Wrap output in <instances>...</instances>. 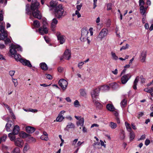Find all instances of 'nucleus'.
Here are the masks:
<instances>
[{
  "instance_id": "f257e3e1",
  "label": "nucleus",
  "mask_w": 153,
  "mask_h": 153,
  "mask_svg": "<svg viewBox=\"0 0 153 153\" xmlns=\"http://www.w3.org/2000/svg\"><path fill=\"white\" fill-rule=\"evenodd\" d=\"M39 3L36 0L33 1L31 5V10L29 8V5L27 4L26 6V13L28 14L32 15L34 17L40 19L42 16L39 11L38 10Z\"/></svg>"
},
{
  "instance_id": "f03ea898",
  "label": "nucleus",
  "mask_w": 153,
  "mask_h": 153,
  "mask_svg": "<svg viewBox=\"0 0 153 153\" xmlns=\"http://www.w3.org/2000/svg\"><path fill=\"white\" fill-rule=\"evenodd\" d=\"M10 51L11 54L14 55V58L17 62H20L21 59L22 58H21V56L19 54H17V51H22V49L21 47L18 45L12 44L11 46Z\"/></svg>"
},
{
  "instance_id": "7ed1b4c3",
  "label": "nucleus",
  "mask_w": 153,
  "mask_h": 153,
  "mask_svg": "<svg viewBox=\"0 0 153 153\" xmlns=\"http://www.w3.org/2000/svg\"><path fill=\"white\" fill-rule=\"evenodd\" d=\"M53 13L55 16L58 19H60L66 14L61 4H59L53 8Z\"/></svg>"
},
{
  "instance_id": "20e7f679",
  "label": "nucleus",
  "mask_w": 153,
  "mask_h": 153,
  "mask_svg": "<svg viewBox=\"0 0 153 153\" xmlns=\"http://www.w3.org/2000/svg\"><path fill=\"white\" fill-rule=\"evenodd\" d=\"M48 24L47 22V20L46 19H45L43 20L42 27H40L38 30L39 32L42 35L47 33L48 30Z\"/></svg>"
},
{
  "instance_id": "39448f33",
  "label": "nucleus",
  "mask_w": 153,
  "mask_h": 153,
  "mask_svg": "<svg viewBox=\"0 0 153 153\" xmlns=\"http://www.w3.org/2000/svg\"><path fill=\"white\" fill-rule=\"evenodd\" d=\"M0 31L2 35L0 33V40H3L4 39L7 37V31L5 30L4 23L2 22L0 25Z\"/></svg>"
},
{
  "instance_id": "423d86ee",
  "label": "nucleus",
  "mask_w": 153,
  "mask_h": 153,
  "mask_svg": "<svg viewBox=\"0 0 153 153\" xmlns=\"http://www.w3.org/2000/svg\"><path fill=\"white\" fill-rule=\"evenodd\" d=\"M108 30L105 28L102 29L100 31L98 36L100 40H102L106 36L108 33Z\"/></svg>"
},
{
  "instance_id": "0eeeda50",
  "label": "nucleus",
  "mask_w": 153,
  "mask_h": 153,
  "mask_svg": "<svg viewBox=\"0 0 153 153\" xmlns=\"http://www.w3.org/2000/svg\"><path fill=\"white\" fill-rule=\"evenodd\" d=\"M88 31L86 28H83L81 30V36L80 39L82 41H85L87 39Z\"/></svg>"
},
{
  "instance_id": "6e6552de",
  "label": "nucleus",
  "mask_w": 153,
  "mask_h": 153,
  "mask_svg": "<svg viewBox=\"0 0 153 153\" xmlns=\"http://www.w3.org/2000/svg\"><path fill=\"white\" fill-rule=\"evenodd\" d=\"M59 85L61 87L63 91H65L67 86L68 82L64 79H60L58 82Z\"/></svg>"
},
{
  "instance_id": "1a4fd4ad",
  "label": "nucleus",
  "mask_w": 153,
  "mask_h": 153,
  "mask_svg": "<svg viewBox=\"0 0 153 153\" xmlns=\"http://www.w3.org/2000/svg\"><path fill=\"white\" fill-rule=\"evenodd\" d=\"M100 91L99 88H98L93 90L91 93V97L92 99V100L95 99H97V97Z\"/></svg>"
},
{
  "instance_id": "9d476101",
  "label": "nucleus",
  "mask_w": 153,
  "mask_h": 153,
  "mask_svg": "<svg viewBox=\"0 0 153 153\" xmlns=\"http://www.w3.org/2000/svg\"><path fill=\"white\" fill-rule=\"evenodd\" d=\"M56 36L58 40L61 44H62L64 43L65 42V38L64 36L61 35V33L59 32H57Z\"/></svg>"
},
{
  "instance_id": "9b49d317",
  "label": "nucleus",
  "mask_w": 153,
  "mask_h": 153,
  "mask_svg": "<svg viewBox=\"0 0 153 153\" xmlns=\"http://www.w3.org/2000/svg\"><path fill=\"white\" fill-rule=\"evenodd\" d=\"M131 77L130 74H128L123 76L121 78V81L122 83L125 84L126 83Z\"/></svg>"
},
{
  "instance_id": "f8f14e48",
  "label": "nucleus",
  "mask_w": 153,
  "mask_h": 153,
  "mask_svg": "<svg viewBox=\"0 0 153 153\" xmlns=\"http://www.w3.org/2000/svg\"><path fill=\"white\" fill-rule=\"evenodd\" d=\"M14 143L16 146L20 147H22L24 144L23 140L20 138H16L15 140Z\"/></svg>"
},
{
  "instance_id": "ddd939ff",
  "label": "nucleus",
  "mask_w": 153,
  "mask_h": 153,
  "mask_svg": "<svg viewBox=\"0 0 153 153\" xmlns=\"http://www.w3.org/2000/svg\"><path fill=\"white\" fill-rule=\"evenodd\" d=\"M58 22L56 18H54L52 20L51 23V28L53 31H54L55 30V28L56 27Z\"/></svg>"
},
{
  "instance_id": "4468645a",
  "label": "nucleus",
  "mask_w": 153,
  "mask_h": 153,
  "mask_svg": "<svg viewBox=\"0 0 153 153\" xmlns=\"http://www.w3.org/2000/svg\"><path fill=\"white\" fill-rule=\"evenodd\" d=\"M65 112V111H62L60 112L58 117L56 119V121L60 122L62 121L64 118V117L62 116V114H64Z\"/></svg>"
},
{
  "instance_id": "2eb2a0df",
  "label": "nucleus",
  "mask_w": 153,
  "mask_h": 153,
  "mask_svg": "<svg viewBox=\"0 0 153 153\" xmlns=\"http://www.w3.org/2000/svg\"><path fill=\"white\" fill-rule=\"evenodd\" d=\"M20 62L24 65L27 66L29 67H32V65L30 63V62L27 59H21Z\"/></svg>"
},
{
  "instance_id": "dca6fc26",
  "label": "nucleus",
  "mask_w": 153,
  "mask_h": 153,
  "mask_svg": "<svg viewBox=\"0 0 153 153\" xmlns=\"http://www.w3.org/2000/svg\"><path fill=\"white\" fill-rule=\"evenodd\" d=\"M146 51H143L141 53L140 58L141 62H146Z\"/></svg>"
},
{
  "instance_id": "f3484780",
  "label": "nucleus",
  "mask_w": 153,
  "mask_h": 153,
  "mask_svg": "<svg viewBox=\"0 0 153 153\" xmlns=\"http://www.w3.org/2000/svg\"><path fill=\"white\" fill-rule=\"evenodd\" d=\"M64 58L65 59L69 60L71 58L70 51L69 50H66L64 53Z\"/></svg>"
},
{
  "instance_id": "a211bd4d",
  "label": "nucleus",
  "mask_w": 153,
  "mask_h": 153,
  "mask_svg": "<svg viewBox=\"0 0 153 153\" xmlns=\"http://www.w3.org/2000/svg\"><path fill=\"white\" fill-rule=\"evenodd\" d=\"M11 121H9L6 124L5 128L7 131L9 132L11 131L13 129L12 127V124L11 123Z\"/></svg>"
},
{
  "instance_id": "6ab92c4d",
  "label": "nucleus",
  "mask_w": 153,
  "mask_h": 153,
  "mask_svg": "<svg viewBox=\"0 0 153 153\" xmlns=\"http://www.w3.org/2000/svg\"><path fill=\"white\" fill-rule=\"evenodd\" d=\"M26 130L27 132L28 133H32L35 131V129L33 127L30 126L27 127Z\"/></svg>"
},
{
  "instance_id": "aec40b11",
  "label": "nucleus",
  "mask_w": 153,
  "mask_h": 153,
  "mask_svg": "<svg viewBox=\"0 0 153 153\" xmlns=\"http://www.w3.org/2000/svg\"><path fill=\"white\" fill-rule=\"evenodd\" d=\"M19 131V127L18 125L15 126L13 129V133L14 134H17Z\"/></svg>"
},
{
  "instance_id": "412c9836",
  "label": "nucleus",
  "mask_w": 153,
  "mask_h": 153,
  "mask_svg": "<svg viewBox=\"0 0 153 153\" xmlns=\"http://www.w3.org/2000/svg\"><path fill=\"white\" fill-rule=\"evenodd\" d=\"M147 8L143 6H141L140 7V11L141 13L143 15H145L146 12Z\"/></svg>"
},
{
  "instance_id": "4be33fe9",
  "label": "nucleus",
  "mask_w": 153,
  "mask_h": 153,
  "mask_svg": "<svg viewBox=\"0 0 153 153\" xmlns=\"http://www.w3.org/2000/svg\"><path fill=\"white\" fill-rule=\"evenodd\" d=\"M107 109L110 111H113L114 110H115L114 106L112 104H108L106 106Z\"/></svg>"
},
{
  "instance_id": "5701e85b",
  "label": "nucleus",
  "mask_w": 153,
  "mask_h": 153,
  "mask_svg": "<svg viewBox=\"0 0 153 153\" xmlns=\"http://www.w3.org/2000/svg\"><path fill=\"white\" fill-rule=\"evenodd\" d=\"M93 102L95 105L98 108H100L102 107V105L98 101L96 100V99L93 100Z\"/></svg>"
},
{
  "instance_id": "b1692460",
  "label": "nucleus",
  "mask_w": 153,
  "mask_h": 153,
  "mask_svg": "<svg viewBox=\"0 0 153 153\" xmlns=\"http://www.w3.org/2000/svg\"><path fill=\"white\" fill-rule=\"evenodd\" d=\"M40 65L41 69L43 70L46 71L48 69L47 65L45 62L41 63L40 64Z\"/></svg>"
},
{
  "instance_id": "393cba45",
  "label": "nucleus",
  "mask_w": 153,
  "mask_h": 153,
  "mask_svg": "<svg viewBox=\"0 0 153 153\" xmlns=\"http://www.w3.org/2000/svg\"><path fill=\"white\" fill-rule=\"evenodd\" d=\"M100 89V90H102L104 91H108L109 89V86H108L107 85H103L99 88Z\"/></svg>"
},
{
  "instance_id": "a878e982",
  "label": "nucleus",
  "mask_w": 153,
  "mask_h": 153,
  "mask_svg": "<svg viewBox=\"0 0 153 153\" xmlns=\"http://www.w3.org/2000/svg\"><path fill=\"white\" fill-rule=\"evenodd\" d=\"M15 135L16 134H14L13 132L10 133L8 134V137L11 141H15V140L16 139L15 136Z\"/></svg>"
},
{
  "instance_id": "bb28decb",
  "label": "nucleus",
  "mask_w": 153,
  "mask_h": 153,
  "mask_svg": "<svg viewBox=\"0 0 153 153\" xmlns=\"http://www.w3.org/2000/svg\"><path fill=\"white\" fill-rule=\"evenodd\" d=\"M139 80V77L137 76L135 79L134 83H133V88L134 89L136 90L137 89V83L138 82Z\"/></svg>"
},
{
  "instance_id": "cd10ccee",
  "label": "nucleus",
  "mask_w": 153,
  "mask_h": 153,
  "mask_svg": "<svg viewBox=\"0 0 153 153\" xmlns=\"http://www.w3.org/2000/svg\"><path fill=\"white\" fill-rule=\"evenodd\" d=\"M84 123V118H82L79 120V121L77 122L76 123L77 126L80 125V126H82L83 125Z\"/></svg>"
},
{
  "instance_id": "c85d7f7f",
  "label": "nucleus",
  "mask_w": 153,
  "mask_h": 153,
  "mask_svg": "<svg viewBox=\"0 0 153 153\" xmlns=\"http://www.w3.org/2000/svg\"><path fill=\"white\" fill-rule=\"evenodd\" d=\"M33 25L34 27L36 28H38L40 26V23L38 20H35L33 22Z\"/></svg>"
},
{
  "instance_id": "c756f323",
  "label": "nucleus",
  "mask_w": 153,
  "mask_h": 153,
  "mask_svg": "<svg viewBox=\"0 0 153 153\" xmlns=\"http://www.w3.org/2000/svg\"><path fill=\"white\" fill-rule=\"evenodd\" d=\"M109 126L113 129H114L116 128L117 126V124L113 122H111L109 125Z\"/></svg>"
},
{
  "instance_id": "7c9ffc66",
  "label": "nucleus",
  "mask_w": 153,
  "mask_h": 153,
  "mask_svg": "<svg viewBox=\"0 0 153 153\" xmlns=\"http://www.w3.org/2000/svg\"><path fill=\"white\" fill-rule=\"evenodd\" d=\"M125 124L128 131L129 132L132 131H131V128L130 124L127 122H125Z\"/></svg>"
},
{
  "instance_id": "2f4dec72",
  "label": "nucleus",
  "mask_w": 153,
  "mask_h": 153,
  "mask_svg": "<svg viewBox=\"0 0 153 153\" xmlns=\"http://www.w3.org/2000/svg\"><path fill=\"white\" fill-rule=\"evenodd\" d=\"M79 92L81 96L85 97L86 95L85 91L83 89H80L79 90Z\"/></svg>"
},
{
  "instance_id": "473e14b6",
  "label": "nucleus",
  "mask_w": 153,
  "mask_h": 153,
  "mask_svg": "<svg viewBox=\"0 0 153 153\" xmlns=\"http://www.w3.org/2000/svg\"><path fill=\"white\" fill-rule=\"evenodd\" d=\"M75 126L72 123H68V124L67 125L66 128H74Z\"/></svg>"
},
{
  "instance_id": "72a5a7b5",
  "label": "nucleus",
  "mask_w": 153,
  "mask_h": 153,
  "mask_svg": "<svg viewBox=\"0 0 153 153\" xmlns=\"http://www.w3.org/2000/svg\"><path fill=\"white\" fill-rule=\"evenodd\" d=\"M30 149L29 145L27 143H25L23 149V151L24 152H26L28 150Z\"/></svg>"
},
{
  "instance_id": "f704fd0d",
  "label": "nucleus",
  "mask_w": 153,
  "mask_h": 153,
  "mask_svg": "<svg viewBox=\"0 0 153 153\" xmlns=\"http://www.w3.org/2000/svg\"><path fill=\"white\" fill-rule=\"evenodd\" d=\"M28 134L22 131L19 134V136L22 138H25L27 136Z\"/></svg>"
},
{
  "instance_id": "c9c22d12",
  "label": "nucleus",
  "mask_w": 153,
  "mask_h": 153,
  "mask_svg": "<svg viewBox=\"0 0 153 153\" xmlns=\"http://www.w3.org/2000/svg\"><path fill=\"white\" fill-rule=\"evenodd\" d=\"M110 85L111 87L115 89L118 87V84L116 82L111 83L110 84Z\"/></svg>"
},
{
  "instance_id": "e433bc0d",
  "label": "nucleus",
  "mask_w": 153,
  "mask_h": 153,
  "mask_svg": "<svg viewBox=\"0 0 153 153\" xmlns=\"http://www.w3.org/2000/svg\"><path fill=\"white\" fill-rule=\"evenodd\" d=\"M111 53L112 57L113 59L117 60L118 59V57L116 55V54L114 53L111 52Z\"/></svg>"
},
{
  "instance_id": "4c0bfd02",
  "label": "nucleus",
  "mask_w": 153,
  "mask_h": 153,
  "mask_svg": "<svg viewBox=\"0 0 153 153\" xmlns=\"http://www.w3.org/2000/svg\"><path fill=\"white\" fill-rule=\"evenodd\" d=\"M130 140H133L135 137V135L133 131H131L130 132Z\"/></svg>"
},
{
  "instance_id": "58836bf2",
  "label": "nucleus",
  "mask_w": 153,
  "mask_h": 153,
  "mask_svg": "<svg viewBox=\"0 0 153 153\" xmlns=\"http://www.w3.org/2000/svg\"><path fill=\"white\" fill-rule=\"evenodd\" d=\"M20 149L18 147H16L15 148L12 152L11 153H19ZM4 153H10L8 152H6Z\"/></svg>"
},
{
  "instance_id": "ea45409f",
  "label": "nucleus",
  "mask_w": 153,
  "mask_h": 153,
  "mask_svg": "<svg viewBox=\"0 0 153 153\" xmlns=\"http://www.w3.org/2000/svg\"><path fill=\"white\" fill-rule=\"evenodd\" d=\"M127 101L125 99L123 100L121 102V105L122 108L125 107V105H126Z\"/></svg>"
},
{
  "instance_id": "a19ab883",
  "label": "nucleus",
  "mask_w": 153,
  "mask_h": 153,
  "mask_svg": "<svg viewBox=\"0 0 153 153\" xmlns=\"http://www.w3.org/2000/svg\"><path fill=\"white\" fill-rule=\"evenodd\" d=\"M6 38V39L4 40V42L5 44H7L11 42L10 39L7 37L4 39Z\"/></svg>"
},
{
  "instance_id": "79ce46f5",
  "label": "nucleus",
  "mask_w": 153,
  "mask_h": 153,
  "mask_svg": "<svg viewBox=\"0 0 153 153\" xmlns=\"http://www.w3.org/2000/svg\"><path fill=\"white\" fill-rule=\"evenodd\" d=\"M7 137V135L6 134H4L3 136L0 137L2 142H4L6 140Z\"/></svg>"
},
{
  "instance_id": "37998d69",
  "label": "nucleus",
  "mask_w": 153,
  "mask_h": 153,
  "mask_svg": "<svg viewBox=\"0 0 153 153\" xmlns=\"http://www.w3.org/2000/svg\"><path fill=\"white\" fill-rule=\"evenodd\" d=\"M12 80L14 84L15 87H16L18 85L17 80V79H14L12 78Z\"/></svg>"
},
{
  "instance_id": "c03bdc74",
  "label": "nucleus",
  "mask_w": 153,
  "mask_h": 153,
  "mask_svg": "<svg viewBox=\"0 0 153 153\" xmlns=\"http://www.w3.org/2000/svg\"><path fill=\"white\" fill-rule=\"evenodd\" d=\"M29 141L31 142H35L36 141V139L32 137H30L29 138Z\"/></svg>"
},
{
  "instance_id": "a18cd8bd",
  "label": "nucleus",
  "mask_w": 153,
  "mask_h": 153,
  "mask_svg": "<svg viewBox=\"0 0 153 153\" xmlns=\"http://www.w3.org/2000/svg\"><path fill=\"white\" fill-rule=\"evenodd\" d=\"M74 105L75 107H78L80 106L79 102L78 100H76L74 102Z\"/></svg>"
},
{
  "instance_id": "49530a36",
  "label": "nucleus",
  "mask_w": 153,
  "mask_h": 153,
  "mask_svg": "<svg viewBox=\"0 0 153 153\" xmlns=\"http://www.w3.org/2000/svg\"><path fill=\"white\" fill-rule=\"evenodd\" d=\"M112 4L111 3H109L107 4V10H110L112 9Z\"/></svg>"
},
{
  "instance_id": "de8ad7c7",
  "label": "nucleus",
  "mask_w": 153,
  "mask_h": 153,
  "mask_svg": "<svg viewBox=\"0 0 153 153\" xmlns=\"http://www.w3.org/2000/svg\"><path fill=\"white\" fill-rule=\"evenodd\" d=\"M148 93H150L151 96H153V87L149 88Z\"/></svg>"
},
{
  "instance_id": "09e8293b",
  "label": "nucleus",
  "mask_w": 153,
  "mask_h": 153,
  "mask_svg": "<svg viewBox=\"0 0 153 153\" xmlns=\"http://www.w3.org/2000/svg\"><path fill=\"white\" fill-rule=\"evenodd\" d=\"M125 137V134L124 131H123L121 133L120 138L121 140H123Z\"/></svg>"
},
{
  "instance_id": "8fccbe9b",
  "label": "nucleus",
  "mask_w": 153,
  "mask_h": 153,
  "mask_svg": "<svg viewBox=\"0 0 153 153\" xmlns=\"http://www.w3.org/2000/svg\"><path fill=\"white\" fill-rule=\"evenodd\" d=\"M50 6L54 8L56 6V4L53 1H51L50 3Z\"/></svg>"
},
{
  "instance_id": "3c124183",
  "label": "nucleus",
  "mask_w": 153,
  "mask_h": 153,
  "mask_svg": "<svg viewBox=\"0 0 153 153\" xmlns=\"http://www.w3.org/2000/svg\"><path fill=\"white\" fill-rule=\"evenodd\" d=\"M129 47V45L127 44L126 45L124 46H123L120 49V51H121L122 50H125L127 48H128Z\"/></svg>"
},
{
  "instance_id": "603ef678",
  "label": "nucleus",
  "mask_w": 153,
  "mask_h": 153,
  "mask_svg": "<svg viewBox=\"0 0 153 153\" xmlns=\"http://www.w3.org/2000/svg\"><path fill=\"white\" fill-rule=\"evenodd\" d=\"M84 62H81L78 63V67L79 68L81 69L82 67V65L84 64Z\"/></svg>"
},
{
  "instance_id": "864d4df0",
  "label": "nucleus",
  "mask_w": 153,
  "mask_h": 153,
  "mask_svg": "<svg viewBox=\"0 0 153 153\" xmlns=\"http://www.w3.org/2000/svg\"><path fill=\"white\" fill-rule=\"evenodd\" d=\"M41 139L42 140H48V137L46 136H45L43 135H42L41 137Z\"/></svg>"
},
{
  "instance_id": "5fc2aeb1",
  "label": "nucleus",
  "mask_w": 153,
  "mask_h": 153,
  "mask_svg": "<svg viewBox=\"0 0 153 153\" xmlns=\"http://www.w3.org/2000/svg\"><path fill=\"white\" fill-rule=\"evenodd\" d=\"M82 4L81 3L79 5H76V8L77 9V10L79 11L80 10L81 7H82Z\"/></svg>"
},
{
  "instance_id": "6e6d98bb",
  "label": "nucleus",
  "mask_w": 153,
  "mask_h": 153,
  "mask_svg": "<svg viewBox=\"0 0 153 153\" xmlns=\"http://www.w3.org/2000/svg\"><path fill=\"white\" fill-rule=\"evenodd\" d=\"M78 139H76L74 140L72 142H71V145L73 146H75L77 142Z\"/></svg>"
},
{
  "instance_id": "4d7b16f0",
  "label": "nucleus",
  "mask_w": 153,
  "mask_h": 153,
  "mask_svg": "<svg viewBox=\"0 0 153 153\" xmlns=\"http://www.w3.org/2000/svg\"><path fill=\"white\" fill-rule=\"evenodd\" d=\"M45 76L49 79H51L52 78V76L49 74H45Z\"/></svg>"
},
{
  "instance_id": "13d9d810",
  "label": "nucleus",
  "mask_w": 153,
  "mask_h": 153,
  "mask_svg": "<svg viewBox=\"0 0 153 153\" xmlns=\"http://www.w3.org/2000/svg\"><path fill=\"white\" fill-rule=\"evenodd\" d=\"M97 0H93V5L94 7H93V9H94L97 6Z\"/></svg>"
},
{
  "instance_id": "bf43d9fd",
  "label": "nucleus",
  "mask_w": 153,
  "mask_h": 153,
  "mask_svg": "<svg viewBox=\"0 0 153 153\" xmlns=\"http://www.w3.org/2000/svg\"><path fill=\"white\" fill-rule=\"evenodd\" d=\"M15 71H11L9 72V74L11 76H13L14 74Z\"/></svg>"
},
{
  "instance_id": "052dcab7",
  "label": "nucleus",
  "mask_w": 153,
  "mask_h": 153,
  "mask_svg": "<svg viewBox=\"0 0 153 153\" xmlns=\"http://www.w3.org/2000/svg\"><path fill=\"white\" fill-rule=\"evenodd\" d=\"M150 143V140H149L146 139L145 141V144L146 146H147Z\"/></svg>"
},
{
  "instance_id": "680f3d73",
  "label": "nucleus",
  "mask_w": 153,
  "mask_h": 153,
  "mask_svg": "<svg viewBox=\"0 0 153 153\" xmlns=\"http://www.w3.org/2000/svg\"><path fill=\"white\" fill-rule=\"evenodd\" d=\"M139 6H143L144 4V2L143 0H139Z\"/></svg>"
},
{
  "instance_id": "e2e57ef3",
  "label": "nucleus",
  "mask_w": 153,
  "mask_h": 153,
  "mask_svg": "<svg viewBox=\"0 0 153 153\" xmlns=\"http://www.w3.org/2000/svg\"><path fill=\"white\" fill-rule=\"evenodd\" d=\"M84 142H82L80 141H78L76 144L77 146L79 147Z\"/></svg>"
},
{
  "instance_id": "0e129e2a",
  "label": "nucleus",
  "mask_w": 153,
  "mask_h": 153,
  "mask_svg": "<svg viewBox=\"0 0 153 153\" xmlns=\"http://www.w3.org/2000/svg\"><path fill=\"white\" fill-rule=\"evenodd\" d=\"M112 111L113 112L114 114L116 117L118 116V113L117 111H115L114 110Z\"/></svg>"
},
{
  "instance_id": "69168bd1",
  "label": "nucleus",
  "mask_w": 153,
  "mask_h": 153,
  "mask_svg": "<svg viewBox=\"0 0 153 153\" xmlns=\"http://www.w3.org/2000/svg\"><path fill=\"white\" fill-rule=\"evenodd\" d=\"M143 115V112H140L137 116V117L138 118L140 119V118L142 117Z\"/></svg>"
},
{
  "instance_id": "338daca9",
  "label": "nucleus",
  "mask_w": 153,
  "mask_h": 153,
  "mask_svg": "<svg viewBox=\"0 0 153 153\" xmlns=\"http://www.w3.org/2000/svg\"><path fill=\"white\" fill-rule=\"evenodd\" d=\"M44 38L45 40L47 43H48L49 42L50 40L48 37H44Z\"/></svg>"
},
{
  "instance_id": "774afa93",
  "label": "nucleus",
  "mask_w": 153,
  "mask_h": 153,
  "mask_svg": "<svg viewBox=\"0 0 153 153\" xmlns=\"http://www.w3.org/2000/svg\"><path fill=\"white\" fill-rule=\"evenodd\" d=\"M152 85H153V79L150 82L148 83L146 85V86L149 87Z\"/></svg>"
}]
</instances>
